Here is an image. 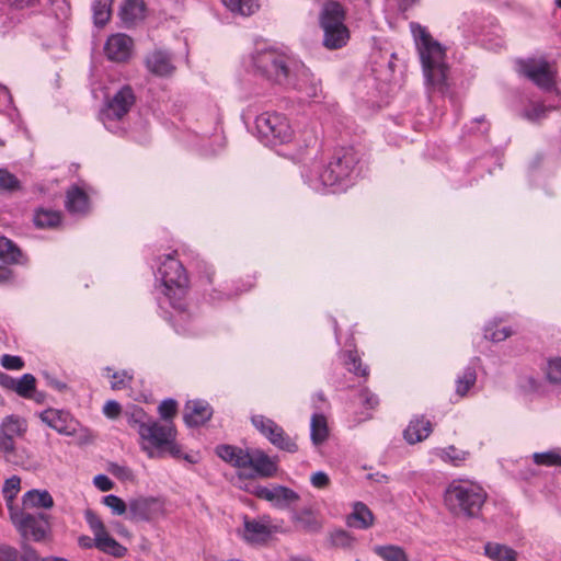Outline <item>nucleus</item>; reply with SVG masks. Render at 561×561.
<instances>
[{"instance_id": "obj_1", "label": "nucleus", "mask_w": 561, "mask_h": 561, "mask_svg": "<svg viewBox=\"0 0 561 561\" xmlns=\"http://www.w3.org/2000/svg\"><path fill=\"white\" fill-rule=\"evenodd\" d=\"M128 424L136 428L142 450L150 458L161 456L164 453L173 457L181 454L175 443L176 430L171 422L161 423L149 416L142 408L133 405L125 411Z\"/></svg>"}, {"instance_id": "obj_2", "label": "nucleus", "mask_w": 561, "mask_h": 561, "mask_svg": "<svg viewBox=\"0 0 561 561\" xmlns=\"http://www.w3.org/2000/svg\"><path fill=\"white\" fill-rule=\"evenodd\" d=\"M157 277L161 282L162 294L174 309L171 318L176 331L183 334L191 332L186 325L191 314L186 312L184 304L188 278L182 263L173 254L164 255L158 267Z\"/></svg>"}, {"instance_id": "obj_3", "label": "nucleus", "mask_w": 561, "mask_h": 561, "mask_svg": "<svg viewBox=\"0 0 561 561\" xmlns=\"http://www.w3.org/2000/svg\"><path fill=\"white\" fill-rule=\"evenodd\" d=\"M358 157L354 148L337 149L327 165L313 162L302 174L305 182L316 192L324 193L329 188L342 185L355 172Z\"/></svg>"}, {"instance_id": "obj_4", "label": "nucleus", "mask_w": 561, "mask_h": 561, "mask_svg": "<svg viewBox=\"0 0 561 561\" xmlns=\"http://www.w3.org/2000/svg\"><path fill=\"white\" fill-rule=\"evenodd\" d=\"M518 72L543 91L551 92V102H529L522 112V117L530 123H538L547 117L548 112L561 106V92L554 87V72L543 59H528L518 61Z\"/></svg>"}, {"instance_id": "obj_5", "label": "nucleus", "mask_w": 561, "mask_h": 561, "mask_svg": "<svg viewBox=\"0 0 561 561\" xmlns=\"http://www.w3.org/2000/svg\"><path fill=\"white\" fill-rule=\"evenodd\" d=\"M410 26L420 54L426 83L434 90L444 92L447 87L448 75L445 49L433 39L425 27L417 23H411Z\"/></svg>"}, {"instance_id": "obj_6", "label": "nucleus", "mask_w": 561, "mask_h": 561, "mask_svg": "<svg viewBox=\"0 0 561 561\" xmlns=\"http://www.w3.org/2000/svg\"><path fill=\"white\" fill-rule=\"evenodd\" d=\"M251 62L256 75L285 87L298 84L294 81V75L301 76L305 80L309 77V69L304 64L290 59L274 48L256 50L251 56Z\"/></svg>"}, {"instance_id": "obj_7", "label": "nucleus", "mask_w": 561, "mask_h": 561, "mask_svg": "<svg viewBox=\"0 0 561 561\" xmlns=\"http://www.w3.org/2000/svg\"><path fill=\"white\" fill-rule=\"evenodd\" d=\"M488 499L486 491L470 479L451 480L443 494L446 510L458 518H477Z\"/></svg>"}, {"instance_id": "obj_8", "label": "nucleus", "mask_w": 561, "mask_h": 561, "mask_svg": "<svg viewBox=\"0 0 561 561\" xmlns=\"http://www.w3.org/2000/svg\"><path fill=\"white\" fill-rule=\"evenodd\" d=\"M345 10L337 1L323 3L319 24L323 31V45L328 49H339L345 46L350 39V31L345 25Z\"/></svg>"}, {"instance_id": "obj_9", "label": "nucleus", "mask_w": 561, "mask_h": 561, "mask_svg": "<svg viewBox=\"0 0 561 561\" xmlns=\"http://www.w3.org/2000/svg\"><path fill=\"white\" fill-rule=\"evenodd\" d=\"M27 431L26 421L15 414L5 416L0 423V454L3 460L13 466H23L24 458L15 446V439Z\"/></svg>"}, {"instance_id": "obj_10", "label": "nucleus", "mask_w": 561, "mask_h": 561, "mask_svg": "<svg viewBox=\"0 0 561 561\" xmlns=\"http://www.w3.org/2000/svg\"><path fill=\"white\" fill-rule=\"evenodd\" d=\"M9 519L25 541H44L50 533V516L46 513H31L18 508L9 514Z\"/></svg>"}, {"instance_id": "obj_11", "label": "nucleus", "mask_w": 561, "mask_h": 561, "mask_svg": "<svg viewBox=\"0 0 561 561\" xmlns=\"http://www.w3.org/2000/svg\"><path fill=\"white\" fill-rule=\"evenodd\" d=\"M255 127L261 139L267 145L287 144L294 137L289 119L277 112L260 114L255 119Z\"/></svg>"}, {"instance_id": "obj_12", "label": "nucleus", "mask_w": 561, "mask_h": 561, "mask_svg": "<svg viewBox=\"0 0 561 561\" xmlns=\"http://www.w3.org/2000/svg\"><path fill=\"white\" fill-rule=\"evenodd\" d=\"M84 518L94 535V546L96 549L115 558H123L126 556L127 548L110 536L105 525L92 510H87L84 512Z\"/></svg>"}, {"instance_id": "obj_13", "label": "nucleus", "mask_w": 561, "mask_h": 561, "mask_svg": "<svg viewBox=\"0 0 561 561\" xmlns=\"http://www.w3.org/2000/svg\"><path fill=\"white\" fill-rule=\"evenodd\" d=\"M84 518L94 535V546L96 549L115 558H123L126 556L127 548L110 536L105 525L92 510H87L84 512Z\"/></svg>"}, {"instance_id": "obj_14", "label": "nucleus", "mask_w": 561, "mask_h": 561, "mask_svg": "<svg viewBox=\"0 0 561 561\" xmlns=\"http://www.w3.org/2000/svg\"><path fill=\"white\" fill-rule=\"evenodd\" d=\"M84 518L94 535V546L96 549L115 558H123L126 556L127 548L110 536L105 525L92 510H87L84 512Z\"/></svg>"}, {"instance_id": "obj_15", "label": "nucleus", "mask_w": 561, "mask_h": 561, "mask_svg": "<svg viewBox=\"0 0 561 561\" xmlns=\"http://www.w3.org/2000/svg\"><path fill=\"white\" fill-rule=\"evenodd\" d=\"M134 103L135 95L130 87L125 85L118 90L100 113L104 126L112 130L113 123L123 119Z\"/></svg>"}, {"instance_id": "obj_16", "label": "nucleus", "mask_w": 561, "mask_h": 561, "mask_svg": "<svg viewBox=\"0 0 561 561\" xmlns=\"http://www.w3.org/2000/svg\"><path fill=\"white\" fill-rule=\"evenodd\" d=\"M251 421L253 426L266 437L271 444L288 453L297 451V444L273 420L264 415H253Z\"/></svg>"}, {"instance_id": "obj_17", "label": "nucleus", "mask_w": 561, "mask_h": 561, "mask_svg": "<svg viewBox=\"0 0 561 561\" xmlns=\"http://www.w3.org/2000/svg\"><path fill=\"white\" fill-rule=\"evenodd\" d=\"M164 515V503L153 496H139L128 502V518L134 522H153Z\"/></svg>"}, {"instance_id": "obj_18", "label": "nucleus", "mask_w": 561, "mask_h": 561, "mask_svg": "<svg viewBox=\"0 0 561 561\" xmlns=\"http://www.w3.org/2000/svg\"><path fill=\"white\" fill-rule=\"evenodd\" d=\"M39 419L47 426L66 436H73L79 426L78 421L64 410L47 409L39 414Z\"/></svg>"}, {"instance_id": "obj_19", "label": "nucleus", "mask_w": 561, "mask_h": 561, "mask_svg": "<svg viewBox=\"0 0 561 561\" xmlns=\"http://www.w3.org/2000/svg\"><path fill=\"white\" fill-rule=\"evenodd\" d=\"M145 66L150 73L158 77L171 76L175 70L173 56L161 48H154L146 55Z\"/></svg>"}, {"instance_id": "obj_20", "label": "nucleus", "mask_w": 561, "mask_h": 561, "mask_svg": "<svg viewBox=\"0 0 561 561\" xmlns=\"http://www.w3.org/2000/svg\"><path fill=\"white\" fill-rule=\"evenodd\" d=\"M253 493L278 508H286L299 499L295 491L282 485L274 488L259 485L254 489Z\"/></svg>"}, {"instance_id": "obj_21", "label": "nucleus", "mask_w": 561, "mask_h": 561, "mask_svg": "<svg viewBox=\"0 0 561 561\" xmlns=\"http://www.w3.org/2000/svg\"><path fill=\"white\" fill-rule=\"evenodd\" d=\"M133 39L126 34L111 35L104 46V51L110 60L122 62L129 59L133 51Z\"/></svg>"}, {"instance_id": "obj_22", "label": "nucleus", "mask_w": 561, "mask_h": 561, "mask_svg": "<svg viewBox=\"0 0 561 561\" xmlns=\"http://www.w3.org/2000/svg\"><path fill=\"white\" fill-rule=\"evenodd\" d=\"M216 455L237 469H248L250 463L251 449H243L234 445L222 444L218 445L215 449Z\"/></svg>"}, {"instance_id": "obj_23", "label": "nucleus", "mask_w": 561, "mask_h": 561, "mask_svg": "<svg viewBox=\"0 0 561 561\" xmlns=\"http://www.w3.org/2000/svg\"><path fill=\"white\" fill-rule=\"evenodd\" d=\"M250 463L248 469H252L251 476H259L262 478H271L277 472L276 458L270 457L261 449H251Z\"/></svg>"}, {"instance_id": "obj_24", "label": "nucleus", "mask_w": 561, "mask_h": 561, "mask_svg": "<svg viewBox=\"0 0 561 561\" xmlns=\"http://www.w3.org/2000/svg\"><path fill=\"white\" fill-rule=\"evenodd\" d=\"M213 415V409L204 400L187 401L184 408V421L188 426H199Z\"/></svg>"}, {"instance_id": "obj_25", "label": "nucleus", "mask_w": 561, "mask_h": 561, "mask_svg": "<svg viewBox=\"0 0 561 561\" xmlns=\"http://www.w3.org/2000/svg\"><path fill=\"white\" fill-rule=\"evenodd\" d=\"M54 506V499L47 490L32 489L22 496L20 510H49Z\"/></svg>"}, {"instance_id": "obj_26", "label": "nucleus", "mask_w": 561, "mask_h": 561, "mask_svg": "<svg viewBox=\"0 0 561 561\" xmlns=\"http://www.w3.org/2000/svg\"><path fill=\"white\" fill-rule=\"evenodd\" d=\"M65 206L72 215H84L90 206L89 196L82 187L72 185L66 193Z\"/></svg>"}, {"instance_id": "obj_27", "label": "nucleus", "mask_w": 561, "mask_h": 561, "mask_svg": "<svg viewBox=\"0 0 561 561\" xmlns=\"http://www.w3.org/2000/svg\"><path fill=\"white\" fill-rule=\"evenodd\" d=\"M374 514L368 506L362 502L353 505V512L347 516L346 524L350 527L367 529L374 525Z\"/></svg>"}, {"instance_id": "obj_28", "label": "nucleus", "mask_w": 561, "mask_h": 561, "mask_svg": "<svg viewBox=\"0 0 561 561\" xmlns=\"http://www.w3.org/2000/svg\"><path fill=\"white\" fill-rule=\"evenodd\" d=\"M432 433V424L424 417H415L410 421L403 435L409 444H415L427 438Z\"/></svg>"}, {"instance_id": "obj_29", "label": "nucleus", "mask_w": 561, "mask_h": 561, "mask_svg": "<svg viewBox=\"0 0 561 561\" xmlns=\"http://www.w3.org/2000/svg\"><path fill=\"white\" fill-rule=\"evenodd\" d=\"M121 19L126 26H130L145 16V3L142 0H126L121 8Z\"/></svg>"}, {"instance_id": "obj_30", "label": "nucleus", "mask_w": 561, "mask_h": 561, "mask_svg": "<svg viewBox=\"0 0 561 561\" xmlns=\"http://www.w3.org/2000/svg\"><path fill=\"white\" fill-rule=\"evenodd\" d=\"M291 519L298 529L306 533H318L322 527L321 522L310 510L295 512Z\"/></svg>"}, {"instance_id": "obj_31", "label": "nucleus", "mask_w": 561, "mask_h": 561, "mask_svg": "<svg viewBox=\"0 0 561 561\" xmlns=\"http://www.w3.org/2000/svg\"><path fill=\"white\" fill-rule=\"evenodd\" d=\"M271 529L256 520L244 522V539L252 543L265 542L271 537Z\"/></svg>"}, {"instance_id": "obj_32", "label": "nucleus", "mask_w": 561, "mask_h": 561, "mask_svg": "<svg viewBox=\"0 0 561 561\" xmlns=\"http://www.w3.org/2000/svg\"><path fill=\"white\" fill-rule=\"evenodd\" d=\"M21 490V478L18 476H12L7 479L2 485V495L5 501V506L8 508V513H12L20 508L15 504V499Z\"/></svg>"}, {"instance_id": "obj_33", "label": "nucleus", "mask_w": 561, "mask_h": 561, "mask_svg": "<svg viewBox=\"0 0 561 561\" xmlns=\"http://www.w3.org/2000/svg\"><path fill=\"white\" fill-rule=\"evenodd\" d=\"M484 553L493 561H517V553L512 548L497 542H488Z\"/></svg>"}, {"instance_id": "obj_34", "label": "nucleus", "mask_w": 561, "mask_h": 561, "mask_svg": "<svg viewBox=\"0 0 561 561\" xmlns=\"http://www.w3.org/2000/svg\"><path fill=\"white\" fill-rule=\"evenodd\" d=\"M435 455L444 462H449L455 467L462 466L470 457L469 451L458 449L453 445L445 448H437Z\"/></svg>"}, {"instance_id": "obj_35", "label": "nucleus", "mask_w": 561, "mask_h": 561, "mask_svg": "<svg viewBox=\"0 0 561 561\" xmlns=\"http://www.w3.org/2000/svg\"><path fill=\"white\" fill-rule=\"evenodd\" d=\"M329 436V428L327 419L321 413H314L311 416L310 423V437L314 445H320L327 440Z\"/></svg>"}, {"instance_id": "obj_36", "label": "nucleus", "mask_w": 561, "mask_h": 561, "mask_svg": "<svg viewBox=\"0 0 561 561\" xmlns=\"http://www.w3.org/2000/svg\"><path fill=\"white\" fill-rule=\"evenodd\" d=\"M22 252L10 239L0 237V260L7 263H23Z\"/></svg>"}, {"instance_id": "obj_37", "label": "nucleus", "mask_w": 561, "mask_h": 561, "mask_svg": "<svg viewBox=\"0 0 561 561\" xmlns=\"http://www.w3.org/2000/svg\"><path fill=\"white\" fill-rule=\"evenodd\" d=\"M373 550L383 561H409L403 548L396 545L375 546Z\"/></svg>"}, {"instance_id": "obj_38", "label": "nucleus", "mask_w": 561, "mask_h": 561, "mask_svg": "<svg viewBox=\"0 0 561 561\" xmlns=\"http://www.w3.org/2000/svg\"><path fill=\"white\" fill-rule=\"evenodd\" d=\"M294 81L298 84H287V88H293L295 90H298L306 94L308 98H317L319 95V92L321 91V88L319 83H317L309 71V77L307 80L302 79L301 76H295L294 75Z\"/></svg>"}, {"instance_id": "obj_39", "label": "nucleus", "mask_w": 561, "mask_h": 561, "mask_svg": "<svg viewBox=\"0 0 561 561\" xmlns=\"http://www.w3.org/2000/svg\"><path fill=\"white\" fill-rule=\"evenodd\" d=\"M477 381L474 367L468 366L456 379V393L463 397Z\"/></svg>"}, {"instance_id": "obj_40", "label": "nucleus", "mask_w": 561, "mask_h": 561, "mask_svg": "<svg viewBox=\"0 0 561 561\" xmlns=\"http://www.w3.org/2000/svg\"><path fill=\"white\" fill-rule=\"evenodd\" d=\"M222 3L231 12L243 16L251 15L259 9L255 0H222Z\"/></svg>"}, {"instance_id": "obj_41", "label": "nucleus", "mask_w": 561, "mask_h": 561, "mask_svg": "<svg viewBox=\"0 0 561 561\" xmlns=\"http://www.w3.org/2000/svg\"><path fill=\"white\" fill-rule=\"evenodd\" d=\"M112 0H94L92 4L94 24L104 26L111 18Z\"/></svg>"}, {"instance_id": "obj_42", "label": "nucleus", "mask_w": 561, "mask_h": 561, "mask_svg": "<svg viewBox=\"0 0 561 561\" xmlns=\"http://www.w3.org/2000/svg\"><path fill=\"white\" fill-rule=\"evenodd\" d=\"M61 215L50 209H38L34 216V222L39 228H53L59 225Z\"/></svg>"}, {"instance_id": "obj_43", "label": "nucleus", "mask_w": 561, "mask_h": 561, "mask_svg": "<svg viewBox=\"0 0 561 561\" xmlns=\"http://www.w3.org/2000/svg\"><path fill=\"white\" fill-rule=\"evenodd\" d=\"M36 379L31 374H24L20 379H14L13 390L21 397L31 399L35 392Z\"/></svg>"}, {"instance_id": "obj_44", "label": "nucleus", "mask_w": 561, "mask_h": 561, "mask_svg": "<svg viewBox=\"0 0 561 561\" xmlns=\"http://www.w3.org/2000/svg\"><path fill=\"white\" fill-rule=\"evenodd\" d=\"M546 377L551 383H561V356L551 357L545 369Z\"/></svg>"}, {"instance_id": "obj_45", "label": "nucleus", "mask_w": 561, "mask_h": 561, "mask_svg": "<svg viewBox=\"0 0 561 561\" xmlns=\"http://www.w3.org/2000/svg\"><path fill=\"white\" fill-rule=\"evenodd\" d=\"M533 459L534 462L539 466L551 467L561 465V455L556 450L535 453Z\"/></svg>"}, {"instance_id": "obj_46", "label": "nucleus", "mask_w": 561, "mask_h": 561, "mask_svg": "<svg viewBox=\"0 0 561 561\" xmlns=\"http://www.w3.org/2000/svg\"><path fill=\"white\" fill-rule=\"evenodd\" d=\"M102 503L107 506L114 515H123L128 512V503H125L121 497L114 494L105 495Z\"/></svg>"}, {"instance_id": "obj_47", "label": "nucleus", "mask_w": 561, "mask_h": 561, "mask_svg": "<svg viewBox=\"0 0 561 561\" xmlns=\"http://www.w3.org/2000/svg\"><path fill=\"white\" fill-rule=\"evenodd\" d=\"M21 188L18 178L5 169H0V191L14 192Z\"/></svg>"}, {"instance_id": "obj_48", "label": "nucleus", "mask_w": 561, "mask_h": 561, "mask_svg": "<svg viewBox=\"0 0 561 561\" xmlns=\"http://www.w3.org/2000/svg\"><path fill=\"white\" fill-rule=\"evenodd\" d=\"M347 369L356 375L366 377L368 375V369L366 366H363L360 359L358 358L357 354L355 352L350 351L347 353V360H346Z\"/></svg>"}, {"instance_id": "obj_49", "label": "nucleus", "mask_w": 561, "mask_h": 561, "mask_svg": "<svg viewBox=\"0 0 561 561\" xmlns=\"http://www.w3.org/2000/svg\"><path fill=\"white\" fill-rule=\"evenodd\" d=\"M354 538L343 529H337L331 534V542L335 547L348 548L352 546Z\"/></svg>"}, {"instance_id": "obj_50", "label": "nucleus", "mask_w": 561, "mask_h": 561, "mask_svg": "<svg viewBox=\"0 0 561 561\" xmlns=\"http://www.w3.org/2000/svg\"><path fill=\"white\" fill-rule=\"evenodd\" d=\"M0 561H23V558L16 548L0 543Z\"/></svg>"}, {"instance_id": "obj_51", "label": "nucleus", "mask_w": 561, "mask_h": 561, "mask_svg": "<svg viewBox=\"0 0 561 561\" xmlns=\"http://www.w3.org/2000/svg\"><path fill=\"white\" fill-rule=\"evenodd\" d=\"M111 387L113 390H121L127 388L133 379V376L128 374L126 370L122 373H114L112 375Z\"/></svg>"}, {"instance_id": "obj_52", "label": "nucleus", "mask_w": 561, "mask_h": 561, "mask_svg": "<svg viewBox=\"0 0 561 561\" xmlns=\"http://www.w3.org/2000/svg\"><path fill=\"white\" fill-rule=\"evenodd\" d=\"M1 366L9 370H20L24 367V362L20 356L4 354L0 359Z\"/></svg>"}, {"instance_id": "obj_53", "label": "nucleus", "mask_w": 561, "mask_h": 561, "mask_svg": "<svg viewBox=\"0 0 561 561\" xmlns=\"http://www.w3.org/2000/svg\"><path fill=\"white\" fill-rule=\"evenodd\" d=\"M176 407H178V405H176V402H175L174 400H172V399H165V400H163V401L160 403V405H159V408H158V410H159V414L161 415V417H162L163 420H165V421H167V420L171 419V417L175 414V412H176Z\"/></svg>"}, {"instance_id": "obj_54", "label": "nucleus", "mask_w": 561, "mask_h": 561, "mask_svg": "<svg viewBox=\"0 0 561 561\" xmlns=\"http://www.w3.org/2000/svg\"><path fill=\"white\" fill-rule=\"evenodd\" d=\"M512 331L504 327L501 330H494L492 327H486L485 329V337L493 342H501L511 336Z\"/></svg>"}, {"instance_id": "obj_55", "label": "nucleus", "mask_w": 561, "mask_h": 561, "mask_svg": "<svg viewBox=\"0 0 561 561\" xmlns=\"http://www.w3.org/2000/svg\"><path fill=\"white\" fill-rule=\"evenodd\" d=\"M310 482L317 489H325L330 484V478L325 472L317 471L311 474Z\"/></svg>"}, {"instance_id": "obj_56", "label": "nucleus", "mask_w": 561, "mask_h": 561, "mask_svg": "<svg viewBox=\"0 0 561 561\" xmlns=\"http://www.w3.org/2000/svg\"><path fill=\"white\" fill-rule=\"evenodd\" d=\"M122 411L121 404L117 401L110 400L103 407V413L110 417L115 419Z\"/></svg>"}, {"instance_id": "obj_57", "label": "nucleus", "mask_w": 561, "mask_h": 561, "mask_svg": "<svg viewBox=\"0 0 561 561\" xmlns=\"http://www.w3.org/2000/svg\"><path fill=\"white\" fill-rule=\"evenodd\" d=\"M93 481L94 485L103 492L110 491L113 488V482L105 474L95 476Z\"/></svg>"}, {"instance_id": "obj_58", "label": "nucleus", "mask_w": 561, "mask_h": 561, "mask_svg": "<svg viewBox=\"0 0 561 561\" xmlns=\"http://www.w3.org/2000/svg\"><path fill=\"white\" fill-rule=\"evenodd\" d=\"M112 473L123 480L133 479V471L125 466H114Z\"/></svg>"}, {"instance_id": "obj_59", "label": "nucleus", "mask_w": 561, "mask_h": 561, "mask_svg": "<svg viewBox=\"0 0 561 561\" xmlns=\"http://www.w3.org/2000/svg\"><path fill=\"white\" fill-rule=\"evenodd\" d=\"M360 399L368 408H375L378 404V398L367 390L360 393Z\"/></svg>"}, {"instance_id": "obj_60", "label": "nucleus", "mask_w": 561, "mask_h": 561, "mask_svg": "<svg viewBox=\"0 0 561 561\" xmlns=\"http://www.w3.org/2000/svg\"><path fill=\"white\" fill-rule=\"evenodd\" d=\"M10 4L16 9L32 8L36 0H9Z\"/></svg>"}, {"instance_id": "obj_61", "label": "nucleus", "mask_w": 561, "mask_h": 561, "mask_svg": "<svg viewBox=\"0 0 561 561\" xmlns=\"http://www.w3.org/2000/svg\"><path fill=\"white\" fill-rule=\"evenodd\" d=\"M0 386L13 390L14 387V378L11 376L0 371Z\"/></svg>"}, {"instance_id": "obj_62", "label": "nucleus", "mask_w": 561, "mask_h": 561, "mask_svg": "<svg viewBox=\"0 0 561 561\" xmlns=\"http://www.w3.org/2000/svg\"><path fill=\"white\" fill-rule=\"evenodd\" d=\"M78 545L81 547V548H84V549H91L94 546V538H91L87 535H82L78 538Z\"/></svg>"}, {"instance_id": "obj_63", "label": "nucleus", "mask_w": 561, "mask_h": 561, "mask_svg": "<svg viewBox=\"0 0 561 561\" xmlns=\"http://www.w3.org/2000/svg\"><path fill=\"white\" fill-rule=\"evenodd\" d=\"M12 278V271L8 267L0 266V285L10 282Z\"/></svg>"}, {"instance_id": "obj_64", "label": "nucleus", "mask_w": 561, "mask_h": 561, "mask_svg": "<svg viewBox=\"0 0 561 561\" xmlns=\"http://www.w3.org/2000/svg\"><path fill=\"white\" fill-rule=\"evenodd\" d=\"M43 561H68V560L62 559V558H51V557H49V558L43 559Z\"/></svg>"}]
</instances>
